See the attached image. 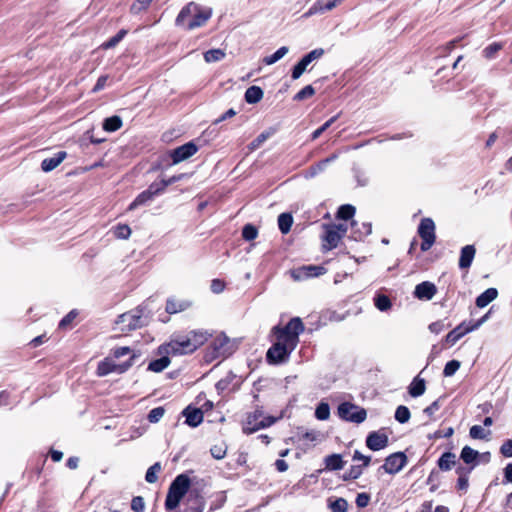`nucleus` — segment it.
<instances>
[{
	"mask_svg": "<svg viewBox=\"0 0 512 512\" xmlns=\"http://www.w3.org/2000/svg\"><path fill=\"white\" fill-rule=\"evenodd\" d=\"M210 335L206 331H191L187 336H178L165 345L166 354L183 355L194 352Z\"/></svg>",
	"mask_w": 512,
	"mask_h": 512,
	"instance_id": "1",
	"label": "nucleus"
},
{
	"mask_svg": "<svg viewBox=\"0 0 512 512\" xmlns=\"http://www.w3.org/2000/svg\"><path fill=\"white\" fill-rule=\"evenodd\" d=\"M212 16V9L194 2L187 4L179 13L176 22L188 30L202 27Z\"/></svg>",
	"mask_w": 512,
	"mask_h": 512,
	"instance_id": "2",
	"label": "nucleus"
},
{
	"mask_svg": "<svg viewBox=\"0 0 512 512\" xmlns=\"http://www.w3.org/2000/svg\"><path fill=\"white\" fill-rule=\"evenodd\" d=\"M149 319L150 310L145 305L121 314L116 321V325L119 331L129 332L146 325Z\"/></svg>",
	"mask_w": 512,
	"mask_h": 512,
	"instance_id": "3",
	"label": "nucleus"
},
{
	"mask_svg": "<svg viewBox=\"0 0 512 512\" xmlns=\"http://www.w3.org/2000/svg\"><path fill=\"white\" fill-rule=\"evenodd\" d=\"M304 330L303 323L300 318L291 319L284 328L274 327L275 335L285 339L290 347H296L299 341V334Z\"/></svg>",
	"mask_w": 512,
	"mask_h": 512,
	"instance_id": "4",
	"label": "nucleus"
},
{
	"mask_svg": "<svg viewBox=\"0 0 512 512\" xmlns=\"http://www.w3.org/2000/svg\"><path fill=\"white\" fill-rule=\"evenodd\" d=\"M189 487V479L185 475H179L169 488L165 506L166 509H174L185 495Z\"/></svg>",
	"mask_w": 512,
	"mask_h": 512,
	"instance_id": "5",
	"label": "nucleus"
},
{
	"mask_svg": "<svg viewBox=\"0 0 512 512\" xmlns=\"http://www.w3.org/2000/svg\"><path fill=\"white\" fill-rule=\"evenodd\" d=\"M236 349V342L226 336L224 333H220L213 339L210 345V352L208 357L210 359H216L218 357H227L231 355Z\"/></svg>",
	"mask_w": 512,
	"mask_h": 512,
	"instance_id": "6",
	"label": "nucleus"
},
{
	"mask_svg": "<svg viewBox=\"0 0 512 512\" xmlns=\"http://www.w3.org/2000/svg\"><path fill=\"white\" fill-rule=\"evenodd\" d=\"M338 415L346 421L361 423L366 419L367 413L363 408L344 402L338 407Z\"/></svg>",
	"mask_w": 512,
	"mask_h": 512,
	"instance_id": "7",
	"label": "nucleus"
},
{
	"mask_svg": "<svg viewBox=\"0 0 512 512\" xmlns=\"http://www.w3.org/2000/svg\"><path fill=\"white\" fill-rule=\"evenodd\" d=\"M418 233L423 240L421 250H429L435 242V224L433 220L430 218L422 219L418 228Z\"/></svg>",
	"mask_w": 512,
	"mask_h": 512,
	"instance_id": "8",
	"label": "nucleus"
},
{
	"mask_svg": "<svg viewBox=\"0 0 512 512\" xmlns=\"http://www.w3.org/2000/svg\"><path fill=\"white\" fill-rule=\"evenodd\" d=\"M132 365L131 361L117 363L114 357H108L101 361L97 368L99 376H106L110 373H124Z\"/></svg>",
	"mask_w": 512,
	"mask_h": 512,
	"instance_id": "9",
	"label": "nucleus"
},
{
	"mask_svg": "<svg viewBox=\"0 0 512 512\" xmlns=\"http://www.w3.org/2000/svg\"><path fill=\"white\" fill-rule=\"evenodd\" d=\"M277 341L274 345L268 350L267 358L273 363H279L283 361L288 354L295 348L290 347L285 339H281L278 335H276Z\"/></svg>",
	"mask_w": 512,
	"mask_h": 512,
	"instance_id": "10",
	"label": "nucleus"
},
{
	"mask_svg": "<svg viewBox=\"0 0 512 512\" xmlns=\"http://www.w3.org/2000/svg\"><path fill=\"white\" fill-rule=\"evenodd\" d=\"M325 51L323 48H317L312 51H310L308 54H306L293 68L292 70V78L294 80L301 77V75L306 70L307 66L315 61L320 59L324 55Z\"/></svg>",
	"mask_w": 512,
	"mask_h": 512,
	"instance_id": "11",
	"label": "nucleus"
},
{
	"mask_svg": "<svg viewBox=\"0 0 512 512\" xmlns=\"http://www.w3.org/2000/svg\"><path fill=\"white\" fill-rule=\"evenodd\" d=\"M274 423V419L271 417H263L260 412H255L247 417L246 424L243 430L247 433H252L264 427H268Z\"/></svg>",
	"mask_w": 512,
	"mask_h": 512,
	"instance_id": "12",
	"label": "nucleus"
},
{
	"mask_svg": "<svg viewBox=\"0 0 512 512\" xmlns=\"http://www.w3.org/2000/svg\"><path fill=\"white\" fill-rule=\"evenodd\" d=\"M406 463V455L403 452H396L385 459L382 469L388 474H396L402 470Z\"/></svg>",
	"mask_w": 512,
	"mask_h": 512,
	"instance_id": "13",
	"label": "nucleus"
},
{
	"mask_svg": "<svg viewBox=\"0 0 512 512\" xmlns=\"http://www.w3.org/2000/svg\"><path fill=\"white\" fill-rule=\"evenodd\" d=\"M160 192V184L153 183L149 186V188L143 191L141 194L137 196V198L129 205V210H134L137 207L149 204L154 197H156Z\"/></svg>",
	"mask_w": 512,
	"mask_h": 512,
	"instance_id": "14",
	"label": "nucleus"
},
{
	"mask_svg": "<svg viewBox=\"0 0 512 512\" xmlns=\"http://www.w3.org/2000/svg\"><path fill=\"white\" fill-rule=\"evenodd\" d=\"M197 146L188 142L182 146H179L170 152V157L172 159V164H178L183 162L193 156L197 152Z\"/></svg>",
	"mask_w": 512,
	"mask_h": 512,
	"instance_id": "15",
	"label": "nucleus"
},
{
	"mask_svg": "<svg viewBox=\"0 0 512 512\" xmlns=\"http://www.w3.org/2000/svg\"><path fill=\"white\" fill-rule=\"evenodd\" d=\"M325 273L322 266L308 265L295 269L291 272V276L297 280H304L312 276H319Z\"/></svg>",
	"mask_w": 512,
	"mask_h": 512,
	"instance_id": "16",
	"label": "nucleus"
},
{
	"mask_svg": "<svg viewBox=\"0 0 512 512\" xmlns=\"http://www.w3.org/2000/svg\"><path fill=\"white\" fill-rule=\"evenodd\" d=\"M366 445L373 451L384 449L388 445V436L380 432H372L366 439Z\"/></svg>",
	"mask_w": 512,
	"mask_h": 512,
	"instance_id": "17",
	"label": "nucleus"
},
{
	"mask_svg": "<svg viewBox=\"0 0 512 512\" xmlns=\"http://www.w3.org/2000/svg\"><path fill=\"white\" fill-rule=\"evenodd\" d=\"M436 292V286L429 281H425L415 287L414 295L420 300H430L435 296Z\"/></svg>",
	"mask_w": 512,
	"mask_h": 512,
	"instance_id": "18",
	"label": "nucleus"
},
{
	"mask_svg": "<svg viewBox=\"0 0 512 512\" xmlns=\"http://www.w3.org/2000/svg\"><path fill=\"white\" fill-rule=\"evenodd\" d=\"M342 1L343 0H317L306 13V16L331 11L332 9L337 7Z\"/></svg>",
	"mask_w": 512,
	"mask_h": 512,
	"instance_id": "19",
	"label": "nucleus"
},
{
	"mask_svg": "<svg viewBox=\"0 0 512 512\" xmlns=\"http://www.w3.org/2000/svg\"><path fill=\"white\" fill-rule=\"evenodd\" d=\"M472 468H468L463 465H459L456 468V474L458 475V480L456 487L459 491L466 492L469 486V474L471 473Z\"/></svg>",
	"mask_w": 512,
	"mask_h": 512,
	"instance_id": "20",
	"label": "nucleus"
},
{
	"mask_svg": "<svg viewBox=\"0 0 512 512\" xmlns=\"http://www.w3.org/2000/svg\"><path fill=\"white\" fill-rule=\"evenodd\" d=\"M479 452L470 446H464L460 453V459L467 465H471L469 468L472 470L478 464Z\"/></svg>",
	"mask_w": 512,
	"mask_h": 512,
	"instance_id": "21",
	"label": "nucleus"
},
{
	"mask_svg": "<svg viewBox=\"0 0 512 512\" xmlns=\"http://www.w3.org/2000/svg\"><path fill=\"white\" fill-rule=\"evenodd\" d=\"M476 249L473 245H466L461 250V255L459 259V267L461 269L469 268L472 264V261L475 257Z\"/></svg>",
	"mask_w": 512,
	"mask_h": 512,
	"instance_id": "22",
	"label": "nucleus"
},
{
	"mask_svg": "<svg viewBox=\"0 0 512 512\" xmlns=\"http://www.w3.org/2000/svg\"><path fill=\"white\" fill-rule=\"evenodd\" d=\"M190 307V302L186 300H180L175 297L169 298L166 303V312L169 314H175L185 311Z\"/></svg>",
	"mask_w": 512,
	"mask_h": 512,
	"instance_id": "23",
	"label": "nucleus"
},
{
	"mask_svg": "<svg viewBox=\"0 0 512 512\" xmlns=\"http://www.w3.org/2000/svg\"><path fill=\"white\" fill-rule=\"evenodd\" d=\"M67 154L64 151H60L51 158H46L42 161L41 168L45 172H50L58 167L62 161L66 158Z\"/></svg>",
	"mask_w": 512,
	"mask_h": 512,
	"instance_id": "24",
	"label": "nucleus"
},
{
	"mask_svg": "<svg viewBox=\"0 0 512 512\" xmlns=\"http://www.w3.org/2000/svg\"><path fill=\"white\" fill-rule=\"evenodd\" d=\"M341 233L337 231V229L332 228L331 226H328L326 228V233L324 236V247L326 249H332L337 247L340 239H341Z\"/></svg>",
	"mask_w": 512,
	"mask_h": 512,
	"instance_id": "25",
	"label": "nucleus"
},
{
	"mask_svg": "<svg viewBox=\"0 0 512 512\" xmlns=\"http://www.w3.org/2000/svg\"><path fill=\"white\" fill-rule=\"evenodd\" d=\"M497 296L498 291L496 288H488L476 298V306L479 308H484L492 301H494Z\"/></svg>",
	"mask_w": 512,
	"mask_h": 512,
	"instance_id": "26",
	"label": "nucleus"
},
{
	"mask_svg": "<svg viewBox=\"0 0 512 512\" xmlns=\"http://www.w3.org/2000/svg\"><path fill=\"white\" fill-rule=\"evenodd\" d=\"M469 332L472 331L468 330V325L461 323L446 335V342L454 345L459 339H461L465 334Z\"/></svg>",
	"mask_w": 512,
	"mask_h": 512,
	"instance_id": "27",
	"label": "nucleus"
},
{
	"mask_svg": "<svg viewBox=\"0 0 512 512\" xmlns=\"http://www.w3.org/2000/svg\"><path fill=\"white\" fill-rule=\"evenodd\" d=\"M184 415L186 416V423L192 427L198 426L203 421V413L201 409L187 408L184 411Z\"/></svg>",
	"mask_w": 512,
	"mask_h": 512,
	"instance_id": "28",
	"label": "nucleus"
},
{
	"mask_svg": "<svg viewBox=\"0 0 512 512\" xmlns=\"http://www.w3.org/2000/svg\"><path fill=\"white\" fill-rule=\"evenodd\" d=\"M456 465V455L452 452H445L438 460V467L442 471H449Z\"/></svg>",
	"mask_w": 512,
	"mask_h": 512,
	"instance_id": "29",
	"label": "nucleus"
},
{
	"mask_svg": "<svg viewBox=\"0 0 512 512\" xmlns=\"http://www.w3.org/2000/svg\"><path fill=\"white\" fill-rule=\"evenodd\" d=\"M263 90L259 86H251L245 92V101L249 104H256L263 98Z\"/></svg>",
	"mask_w": 512,
	"mask_h": 512,
	"instance_id": "30",
	"label": "nucleus"
},
{
	"mask_svg": "<svg viewBox=\"0 0 512 512\" xmlns=\"http://www.w3.org/2000/svg\"><path fill=\"white\" fill-rule=\"evenodd\" d=\"M426 385L425 380L420 377H415L409 386V394L412 397H419L425 393Z\"/></svg>",
	"mask_w": 512,
	"mask_h": 512,
	"instance_id": "31",
	"label": "nucleus"
},
{
	"mask_svg": "<svg viewBox=\"0 0 512 512\" xmlns=\"http://www.w3.org/2000/svg\"><path fill=\"white\" fill-rule=\"evenodd\" d=\"M325 467L328 470H340L344 467L341 455L332 454L325 458Z\"/></svg>",
	"mask_w": 512,
	"mask_h": 512,
	"instance_id": "32",
	"label": "nucleus"
},
{
	"mask_svg": "<svg viewBox=\"0 0 512 512\" xmlns=\"http://www.w3.org/2000/svg\"><path fill=\"white\" fill-rule=\"evenodd\" d=\"M122 126V119L115 115L108 117L103 122V129L107 132H114L121 128Z\"/></svg>",
	"mask_w": 512,
	"mask_h": 512,
	"instance_id": "33",
	"label": "nucleus"
},
{
	"mask_svg": "<svg viewBox=\"0 0 512 512\" xmlns=\"http://www.w3.org/2000/svg\"><path fill=\"white\" fill-rule=\"evenodd\" d=\"M226 53L222 49H211L204 53V60L206 63H215L223 60Z\"/></svg>",
	"mask_w": 512,
	"mask_h": 512,
	"instance_id": "34",
	"label": "nucleus"
},
{
	"mask_svg": "<svg viewBox=\"0 0 512 512\" xmlns=\"http://www.w3.org/2000/svg\"><path fill=\"white\" fill-rule=\"evenodd\" d=\"M292 223H293V218L290 214L282 213L279 215L278 226H279L280 231L283 234H286L290 231Z\"/></svg>",
	"mask_w": 512,
	"mask_h": 512,
	"instance_id": "35",
	"label": "nucleus"
},
{
	"mask_svg": "<svg viewBox=\"0 0 512 512\" xmlns=\"http://www.w3.org/2000/svg\"><path fill=\"white\" fill-rule=\"evenodd\" d=\"M289 52V48L286 46L280 47L275 53L272 55L266 56L263 59V62L267 65H272L282 59Z\"/></svg>",
	"mask_w": 512,
	"mask_h": 512,
	"instance_id": "36",
	"label": "nucleus"
},
{
	"mask_svg": "<svg viewBox=\"0 0 512 512\" xmlns=\"http://www.w3.org/2000/svg\"><path fill=\"white\" fill-rule=\"evenodd\" d=\"M113 234L118 239H128L131 235V228L126 224H118L113 228Z\"/></svg>",
	"mask_w": 512,
	"mask_h": 512,
	"instance_id": "37",
	"label": "nucleus"
},
{
	"mask_svg": "<svg viewBox=\"0 0 512 512\" xmlns=\"http://www.w3.org/2000/svg\"><path fill=\"white\" fill-rule=\"evenodd\" d=\"M126 34H127V30H125V29L120 30L115 36H113L108 41L104 42L101 45V48L110 49V48L115 47L125 37Z\"/></svg>",
	"mask_w": 512,
	"mask_h": 512,
	"instance_id": "38",
	"label": "nucleus"
},
{
	"mask_svg": "<svg viewBox=\"0 0 512 512\" xmlns=\"http://www.w3.org/2000/svg\"><path fill=\"white\" fill-rule=\"evenodd\" d=\"M355 214V208L354 206L352 205H342L338 212H337V216L338 218L340 219H343V220H348L350 218H352Z\"/></svg>",
	"mask_w": 512,
	"mask_h": 512,
	"instance_id": "39",
	"label": "nucleus"
},
{
	"mask_svg": "<svg viewBox=\"0 0 512 512\" xmlns=\"http://www.w3.org/2000/svg\"><path fill=\"white\" fill-rule=\"evenodd\" d=\"M490 434L480 425H474L470 428L469 435L473 439H485Z\"/></svg>",
	"mask_w": 512,
	"mask_h": 512,
	"instance_id": "40",
	"label": "nucleus"
},
{
	"mask_svg": "<svg viewBox=\"0 0 512 512\" xmlns=\"http://www.w3.org/2000/svg\"><path fill=\"white\" fill-rule=\"evenodd\" d=\"M395 419L400 423H406L410 419V411L406 406H398L395 412Z\"/></svg>",
	"mask_w": 512,
	"mask_h": 512,
	"instance_id": "41",
	"label": "nucleus"
},
{
	"mask_svg": "<svg viewBox=\"0 0 512 512\" xmlns=\"http://www.w3.org/2000/svg\"><path fill=\"white\" fill-rule=\"evenodd\" d=\"M315 416L319 420H327L330 416V408L327 403H320L315 411Z\"/></svg>",
	"mask_w": 512,
	"mask_h": 512,
	"instance_id": "42",
	"label": "nucleus"
},
{
	"mask_svg": "<svg viewBox=\"0 0 512 512\" xmlns=\"http://www.w3.org/2000/svg\"><path fill=\"white\" fill-rule=\"evenodd\" d=\"M460 368V362L458 360H451L448 363H446L443 374L445 377H451L453 376L456 371Z\"/></svg>",
	"mask_w": 512,
	"mask_h": 512,
	"instance_id": "43",
	"label": "nucleus"
},
{
	"mask_svg": "<svg viewBox=\"0 0 512 512\" xmlns=\"http://www.w3.org/2000/svg\"><path fill=\"white\" fill-rule=\"evenodd\" d=\"M375 306L380 311H387L391 307V301L390 299L385 295H378L375 298Z\"/></svg>",
	"mask_w": 512,
	"mask_h": 512,
	"instance_id": "44",
	"label": "nucleus"
},
{
	"mask_svg": "<svg viewBox=\"0 0 512 512\" xmlns=\"http://www.w3.org/2000/svg\"><path fill=\"white\" fill-rule=\"evenodd\" d=\"M314 94V88L311 85H307L294 96V100L302 101L309 97H312Z\"/></svg>",
	"mask_w": 512,
	"mask_h": 512,
	"instance_id": "45",
	"label": "nucleus"
},
{
	"mask_svg": "<svg viewBox=\"0 0 512 512\" xmlns=\"http://www.w3.org/2000/svg\"><path fill=\"white\" fill-rule=\"evenodd\" d=\"M348 503L344 498H338L330 504V509L333 512H346Z\"/></svg>",
	"mask_w": 512,
	"mask_h": 512,
	"instance_id": "46",
	"label": "nucleus"
},
{
	"mask_svg": "<svg viewBox=\"0 0 512 512\" xmlns=\"http://www.w3.org/2000/svg\"><path fill=\"white\" fill-rule=\"evenodd\" d=\"M257 235H258V231L253 225L247 224L244 226L243 231H242V236L245 240H247V241L254 240L257 237Z\"/></svg>",
	"mask_w": 512,
	"mask_h": 512,
	"instance_id": "47",
	"label": "nucleus"
},
{
	"mask_svg": "<svg viewBox=\"0 0 512 512\" xmlns=\"http://www.w3.org/2000/svg\"><path fill=\"white\" fill-rule=\"evenodd\" d=\"M227 447L224 443L214 445L211 448V454L215 459H223L226 455Z\"/></svg>",
	"mask_w": 512,
	"mask_h": 512,
	"instance_id": "48",
	"label": "nucleus"
},
{
	"mask_svg": "<svg viewBox=\"0 0 512 512\" xmlns=\"http://www.w3.org/2000/svg\"><path fill=\"white\" fill-rule=\"evenodd\" d=\"M160 471V464L155 463L153 466H151L145 476V479L149 483H154L158 479L157 473Z\"/></svg>",
	"mask_w": 512,
	"mask_h": 512,
	"instance_id": "49",
	"label": "nucleus"
},
{
	"mask_svg": "<svg viewBox=\"0 0 512 512\" xmlns=\"http://www.w3.org/2000/svg\"><path fill=\"white\" fill-rule=\"evenodd\" d=\"M269 138V134L268 133H261L260 135H258L250 144H249V149L250 150H256L258 148H260L263 143Z\"/></svg>",
	"mask_w": 512,
	"mask_h": 512,
	"instance_id": "50",
	"label": "nucleus"
},
{
	"mask_svg": "<svg viewBox=\"0 0 512 512\" xmlns=\"http://www.w3.org/2000/svg\"><path fill=\"white\" fill-rule=\"evenodd\" d=\"M336 116L335 117H332L330 118L328 121H326L321 127H319L318 129H316L313 134H312V139L315 140L317 139L324 131H326L333 123L334 121L336 120Z\"/></svg>",
	"mask_w": 512,
	"mask_h": 512,
	"instance_id": "51",
	"label": "nucleus"
},
{
	"mask_svg": "<svg viewBox=\"0 0 512 512\" xmlns=\"http://www.w3.org/2000/svg\"><path fill=\"white\" fill-rule=\"evenodd\" d=\"M152 0H137L132 6H131V12L136 14L140 11L147 8V6L150 4Z\"/></svg>",
	"mask_w": 512,
	"mask_h": 512,
	"instance_id": "52",
	"label": "nucleus"
},
{
	"mask_svg": "<svg viewBox=\"0 0 512 512\" xmlns=\"http://www.w3.org/2000/svg\"><path fill=\"white\" fill-rule=\"evenodd\" d=\"M144 500L142 497H134L132 499L131 508L134 512H143L144 511Z\"/></svg>",
	"mask_w": 512,
	"mask_h": 512,
	"instance_id": "53",
	"label": "nucleus"
},
{
	"mask_svg": "<svg viewBox=\"0 0 512 512\" xmlns=\"http://www.w3.org/2000/svg\"><path fill=\"white\" fill-rule=\"evenodd\" d=\"M501 49V45L499 43H493L486 47L483 51L484 56L488 59L492 58L496 52Z\"/></svg>",
	"mask_w": 512,
	"mask_h": 512,
	"instance_id": "54",
	"label": "nucleus"
},
{
	"mask_svg": "<svg viewBox=\"0 0 512 512\" xmlns=\"http://www.w3.org/2000/svg\"><path fill=\"white\" fill-rule=\"evenodd\" d=\"M370 496L367 493H359L356 497V504L359 508H364L369 504Z\"/></svg>",
	"mask_w": 512,
	"mask_h": 512,
	"instance_id": "55",
	"label": "nucleus"
},
{
	"mask_svg": "<svg viewBox=\"0 0 512 512\" xmlns=\"http://www.w3.org/2000/svg\"><path fill=\"white\" fill-rule=\"evenodd\" d=\"M77 313L75 311L69 312L59 323V327L62 329L67 328V326L76 318Z\"/></svg>",
	"mask_w": 512,
	"mask_h": 512,
	"instance_id": "56",
	"label": "nucleus"
},
{
	"mask_svg": "<svg viewBox=\"0 0 512 512\" xmlns=\"http://www.w3.org/2000/svg\"><path fill=\"white\" fill-rule=\"evenodd\" d=\"M321 434L318 431L311 430L308 432H305L302 436V438L308 442H316L320 440Z\"/></svg>",
	"mask_w": 512,
	"mask_h": 512,
	"instance_id": "57",
	"label": "nucleus"
},
{
	"mask_svg": "<svg viewBox=\"0 0 512 512\" xmlns=\"http://www.w3.org/2000/svg\"><path fill=\"white\" fill-rule=\"evenodd\" d=\"M500 452L503 456L505 457H512V440H506L501 448H500Z\"/></svg>",
	"mask_w": 512,
	"mask_h": 512,
	"instance_id": "58",
	"label": "nucleus"
},
{
	"mask_svg": "<svg viewBox=\"0 0 512 512\" xmlns=\"http://www.w3.org/2000/svg\"><path fill=\"white\" fill-rule=\"evenodd\" d=\"M225 288V283L220 279H214L211 282V290L214 293H221Z\"/></svg>",
	"mask_w": 512,
	"mask_h": 512,
	"instance_id": "59",
	"label": "nucleus"
},
{
	"mask_svg": "<svg viewBox=\"0 0 512 512\" xmlns=\"http://www.w3.org/2000/svg\"><path fill=\"white\" fill-rule=\"evenodd\" d=\"M353 460L361 461L363 463V466H368L371 461V457L363 455L361 452L356 450L353 455Z\"/></svg>",
	"mask_w": 512,
	"mask_h": 512,
	"instance_id": "60",
	"label": "nucleus"
},
{
	"mask_svg": "<svg viewBox=\"0 0 512 512\" xmlns=\"http://www.w3.org/2000/svg\"><path fill=\"white\" fill-rule=\"evenodd\" d=\"M490 311L487 312L482 318H480L477 322L474 324L468 325V330L474 331L478 329L481 325H483L489 318Z\"/></svg>",
	"mask_w": 512,
	"mask_h": 512,
	"instance_id": "61",
	"label": "nucleus"
},
{
	"mask_svg": "<svg viewBox=\"0 0 512 512\" xmlns=\"http://www.w3.org/2000/svg\"><path fill=\"white\" fill-rule=\"evenodd\" d=\"M107 80H108L107 75H103V76L99 77L97 80V83L95 84V86L93 88V92H98V91L102 90L106 86Z\"/></svg>",
	"mask_w": 512,
	"mask_h": 512,
	"instance_id": "62",
	"label": "nucleus"
},
{
	"mask_svg": "<svg viewBox=\"0 0 512 512\" xmlns=\"http://www.w3.org/2000/svg\"><path fill=\"white\" fill-rule=\"evenodd\" d=\"M148 418L150 422H158L160 420V407L152 409L148 415Z\"/></svg>",
	"mask_w": 512,
	"mask_h": 512,
	"instance_id": "63",
	"label": "nucleus"
},
{
	"mask_svg": "<svg viewBox=\"0 0 512 512\" xmlns=\"http://www.w3.org/2000/svg\"><path fill=\"white\" fill-rule=\"evenodd\" d=\"M504 480L512 483V463L507 464L504 468Z\"/></svg>",
	"mask_w": 512,
	"mask_h": 512,
	"instance_id": "64",
	"label": "nucleus"
}]
</instances>
